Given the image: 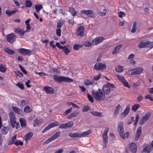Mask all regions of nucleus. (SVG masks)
I'll use <instances>...</instances> for the list:
<instances>
[{
	"mask_svg": "<svg viewBox=\"0 0 153 153\" xmlns=\"http://www.w3.org/2000/svg\"><path fill=\"white\" fill-rule=\"evenodd\" d=\"M143 70L142 67H137L128 70V74L129 75L140 74L142 73Z\"/></svg>",
	"mask_w": 153,
	"mask_h": 153,
	"instance_id": "nucleus-3",
	"label": "nucleus"
},
{
	"mask_svg": "<svg viewBox=\"0 0 153 153\" xmlns=\"http://www.w3.org/2000/svg\"><path fill=\"white\" fill-rule=\"evenodd\" d=\"M62 50L64 52L65 55H68L70 52V50L68 48L66 45L63 46Z\"/></svg>",
	"mask_w": 153,
	"mask_h": 153,
	"instance_id": "nucleus-34",
	"label": "nucleus"
},
{
	"mask_svg": "<svg viewBox=\"0 0 153 153\" xmlns=\"http://www.w3.org/2000/svg\"><path fill=\"white\" fill-rule=\"evenodd\" d=\"M8 129L6 127H4L1 130V133L3 134H6L8 132Z\"/></svg>",
	"mask_w": 153,
	"mask_h": 153,
	"instance_id": "nucleus-48",
	"label": "nucleus"
},
{
	"mask_svg": "<svg viewBox=\"0 0 153 153\" xmlns=\"http://www.w3.org/2000/svg\"><path fill=\"white\" fill-rule=\"evenodd\" d=\"M94 68L96 70H100L106 68L105 64H102L101 62H97L94 65Z\"/></svg>",
	"mask_w": 153,
	"mask_h": 153,
	"instance_id": "nucleus-11",
	"label": "nucleus"
},
{
	"mask_svg": "<svg viewBox=\"0 0 153 153\" xmlns=\"http://www.w3.org/2000/svg\"><path fill=\"white\" fill-rule=\"evenodd\" d=\"M102 92L106 95H108L111 91L110 88L106 84L104 85L102 88Z\"/></svg>",
	"mask_w": 153,
	"mask_h": 153,
	"instance_id": "nucleus-18",
	"label": "nucleus"
},
{
	"mask_svg": "<svg viewBox=\"0 0 153 153\" xmlns=\"http://www.w3.org/2000/svg\"><path fill=\"white\" fill-rule=\"evenodd\" d=\"M121 106L120 104L116 106L114 111V117H116L119 113V111L120 109Z\"/></svg>",
	"mask_w": 153,
	"mask_h": 153,
	"instance_id": "nucleus-29",
	"label": "nucleus"
},
{
	"mask_svg": "<svg viewBox=\"0 0 153 153\" xmlns=\"http://www.w3.org/2000/svg\"><path fill=\"white\" fill-rule=\"evenodd\" d=\"M93 115L99 117H102V113L99 112L97 111H93L91 112Z\"/></svg>",
	"mask_w": 153,
	"mask_h": 153,
	"instance_id": "nucleus-38",
	"label": "nucleus"
},
{
	"mask_svg": "<svg viewBox=\"0 0 153 153\" xmlns=\"http://www.w3.org/2000/svg\"><path fill=\"white\" fill-rule=\"evenodd\" d=\"M144 99V97L142 96V94L139 95L137 97V100L139 102H141Z\"/></svg>",
	"mask_w": 153,
	"mask_h": 153,
	"instance_id": "nucleus-59",
	"label": "nucleus"
},
{
	"mask_svg": "<svg viewBox=\"0 0 153 153\" xmlns=\"http://www.w3.org/2000/svg\"><path fill=\"white\" fill-rule=\"evenodd\" d=\"M151 115V113L150 112L147 113L140 119L139 124L140 125H142L145 123L149 119Z\"/></svg>",
	"mask_w": 153,
	"mask_h": 153,
	"instance_id": "nucleus-7",
	"label": "nucleus"
},
{
	"mask_svg": "<svg viewBox=\"0 0 153 153\" xmlns=\"http://www.w3.org/2000/svg\"><path fill=\"white\" fill-rule=\"evenodd\" d=\"M64 24L63 20H61L59 21L57 23L56 27L58 28H60L62 27Z\"/></svg>",
	"mask_w": 153,
	"mask_h": 153,
	"instance_id": "nucleus-45",
	"label": "nucleus"
},
{
	"mask_svg": "<svg viewBox=\"0 0 153 153\" xmlns=\"http://www.w3.org/2000/svg\"><path fill=\"white\" fill-rule=\"evenodd\" d=\"M89 109V107L88 105L85 106L82 109V111L83 112L87 111Z\"/></svg>",
	"mask_w": 153,
	"mask_h": 153,
	"instance_id": "nucleus-61",
	"label": "nucleus"
},
{
	"mask_svg": "<svg viewBox=\"0 0 153 153\" xmlns=\"http://www.w3.org/2000/svg\"><path fill=\"white\" fill-rule=\"evenodd\" d=\"M15 144L16 146L19 145L22 146L23 145L24 143L23 142L18 140L15 142Z\"/></svg>",
	"mask_w": 153,
	"mask_h": 153,
	"instance_id": "nucleus-46",
	"label": "nucleus"
},
{
	"mask_svg": "<svg viewBox=\"0 0 153 153\" xmlns=\"http://www.w3.org/2000/svg\"><path fill=\"white\" fill-rule=\"evenodd\" d=\"M91 133V129H89L88 131L83 132L82 133L80 134V138L83 137H87Z\"/></svg>",
	"mask_w": 153,
	"mask_h": 153,
	"instance_id": "nucleus-30",
	"label": "nucleus"
},
{
	"mask_svg": "<svg viewBox=\"0 0 153 153\" xmlns=\"http://www.w3.org/2000/svg\"><path fill=\"white\" fill-rule=\"evenodd\" d=\"M59 123L57 122H55L51 123L45 128L43 130L42 133H45L52 128L55 126H59Z\"/></svg>",
	"mask_w": 153,
	"mask_h": 153,
	"instance_id": "nucleus-10",
	"label": "nucleus"
},
{
	"mask_svg": "<svg viewBox=\"0 0 153 153\" xmlns=\"http://www.w3.org/2000/svg\"><path fill=\"white\" fill-rule=\"evenodd\" d=\"M84 27L83 26H81L79 27L77 30L76 35L77 36H84Z\"/></svg>",
	"mask_w": 153,
	"mask_h": 153,
	"instance_id": "nucleus-14",
	"label": "nucleus"
},
{
	"mask_svg": "<svg viewBox=\"0 0 153 153\" xmlns=\"http://www.w3.org/2000/svg\"><path fill=\"white\" fill-rule=\"evenodd\" d=\"M73 80L70 78L64 76H59V79L58 82H71L73 81Z\"/></svg>",
	"mask_w": 153,
	"mask_h": 153,
	"instance_id": "nucleus-13",
	"label": "nucleus"
},
{
	"mask_svg": "<svg viewBox=\"0 0 153 153\" xmlns=\"http://www.w3.org/2000/svg\"><path fill=\"white\" fill-rule=\"evenodd\" d=\"M121 45H119L117 46L114 49L113 51L112 52V53L113 54H115L118 53L119 51V50L121 48Z\"/></svg>",
	"mask_w": 153,
	"mask_h": 153,
	"instance_id": "nucleus-37",
	"label": "nucleus"
},
{
	"mask_svg": "<svg viewBox=\"0 0 153 153\" xmlns=\"http://www.w3.org/2000/svg\"><path fill=\"white\" fill-rule=\"evenodd\" d=\"M25 4L27 7H30L32 5V3L30 0H26Z\"/></svg>",
	"mask_w": 153,
	"mask_h": 153,
	"instance_id": "nucleus-41",
	"label": "nucleus"
},
{
	"mask_svg": "<svg viewBox=\"0 0 153 153\" xmlns=\"http://www.w3.org/2000/svg\"><path fill=\"white\" fill-rule=\"evenodd\" d=\"M101 74L100 73H99L97 75L94 76V78L95 80L97 81L101 78Z\"/></svg>",
	"mask_w": 153,
	"mask_h": 153,
	"instance_id": "nucleus-55",
	"label": "nucleus"
},
{
	"mask_svg": "<svg viewBox=\"0 0 153 153\" xmlns=\"http://www.w3.org/2000/svg\"><path fill=\"white\" fill-rule=\"evenodd\" d=\"M15 32L16 33H18L21 36H23L25 33V30L19 27H17L15 29Z\"/></svg>",
	"mask_w": 153,
	"mask_h": 153,
	"instance_id": "nucleus-20",
	"label": "nucleus"
},
{
	"mask_svg": "<svg viewBox=\"0 0 153 153\" xmlns=\"http://www.w3.org/2000/svg\"><path fill=\"white\" fill-rule=\"evenodd\" d=\"M67 124V128L71 127L74 124V123L73 121H70L66 123Z\"/></svg>",
	"mask_w": 153,
	"mask_h": 153,
	"instance_id": "nucleus-53",
	"label": "nucleus"
},
{
	"mask_svg": "<svg viewBox=\"0 0 153 153\" xmlns=\"http://www.w3.org/2000/svg\"><path fill=\"white\" fill-rule=\"evenodd\" d=\"M104 40L103 37H97L93 39L92 43L94 45H96L98 44Z\"/></svg>",
	"mask_w": 153,
	"mask_h": 153,
	"instance_id": "nucleus-15",
	"label": "nucleus"
},
{
	"mask_svg": "<svg viewBox=\"0 0 153 153\" xmlns=\"http://www.w3.org/2000/svg\"><path fill=\"white\" fill-rule=\"evenodd\" d=\"M16 38V36L13 33L7 35L6 37L7 42L10 43H13L14 42Z\"/></svg>",
	"mask_w": 153,
	"mask_h": 153,
	"instance_id": "nucleus-8",
	"label": "nucleus"
},
{
	"mask_svg": "<svg viewBox=\"0 0 153 153\" xmlns=\"http://www.w3.org/2000/svg\"><path fill=\"white\" fill-rule=\"evenodd\" d=\"M15 73L17 76H19V77L20 78L23 76V74L19 71H16L15 72Z\"/></svg>",
	"mask_w": 153,
	"mask_h": 153,
	"instance_id": "nucleus-60",
	"label": "nucleus"
},
{
	"mask_svg": "<svg viewBox=\"0 0 153 153\" xmlns=\"http://www.w3.org/2000/svg\"><path fill=\"white\" fill-rule=\"evenodd\" d=\"M130 105L129 104L127 105L126 106V109L121 114V118H124L128 114L130 111Z\"/></svg>",
	"mask_w": 153,
	"mask_h": 153,
	"instance_id": "nucleus-12",
	"label": "nucleus"
},
{
	"mask_svg": "<svg viewBox=\"0 0 153 153\" xmlns=\"http://www.w3.org/2000/svg\"><path fill=\"white\" fill-rule=\"evenodd\" d=\"M137 22H134L133 23L131 32L132 33H135L137 30Z\"/></svg>",
	"mask_w": 153,
	"mask_h": 153,
	"instance_id": "nucleus-35",
	"label": "nucleus"
},
{
	"mask_svg": "<svg viewBox=\"0 0 153 153\" xmlns=\"http://www.w3.org/2000/svg\"><path fill=\"white\" fill-rule=\"evenodd\" d=\"M117 77L119 80L121 82H124V81H126L125 79L123 76L117 75Z\"/></svg>",
	"mask_w": 153,
	"mask_h": 153,
	"instance_id": "nucleus-49",
	"label": "nucleus"
},
{
	"mask_svg": "<svg viewBox=\"0 0 153 153\" xmlns=\"http://www.w3.org/2000/svg\"><path fill=\"white\" fill-rule=\"evenodd\" d=\"M117 129L120 137L123 139H125V137L124 132L123 123V122H119L118 125Z\"/></svg>",
	"mask_w": 153,
	"mask_h": 153,
	"instance_id": "nucleus-4",
	"label": "nucleus"
},
{
	"mask_svg": "<svg viewBox=\"0 0 153 153\" xmlns=\"http://www.w3.org/2000/svg\"><path fill=\"white\" fill-rule=\"evenodd\" d=\"M60 134V131L56 132L53 135L47 139L46 141L45 142L44 144H47L52 141L54 140L57 138L59 136Z\"/></svg>",
	"mask_w": 153,
	"mask_h": 153,
	"instance_id": "nucleus-9",
	"label": "nucleus"
},
{
	"mask_svg": "<svg viewBox=\"0 0 153 153\" xmlns=\"http://www.w3.org/2000/svg\"><path fill=\"white\" fill-rule=\"evenodd\" d=\"M59 128L62 129H66L67 128V124L66 123H62L59 124Z\"/></svg>",
	"mask_w": 153,
	"mask_h": 153,
	"instance_id": "nucleus-47",
	"label": "nucleus"
},
{
	"mask_svg": "<svg viewBox=\"0 0 153 153\" xmlns=\"http://www.w3.org/2000/svg\"><path fill=\"white\" fill-rule=\"evenodd\" d=\"M68 135L69 136L73 137H79L80 138V134L78 132L76 133H70Z\"/></svg>",
	"mask_w": 153,
	"mask_h": 153,
	"instance_id": "nucleus-28",
	"label": "nucleus"
},
{
	"mask_svg": "<svg viewBox=\"0 0 153 153\" xmlns=\"http://www.w3.org/2000/svg\"><path fill=\"white\" fill-rule=\"evenodd\" d=\"M12 110L13 111L19 115L22 114V111L17 107L13 106L12 107Z\"/></svg>",
	"mask_w": 153,
	"mask_h": 153,
	"instance_id": "nucleus-25",
	"label": "nucleus"
},
{
	"mask_svg": "<svg viewBox=\"0 0 153 153\" xmlns=\"http://www.w3.org/2000/svg\"><path fill=\"white\" fill-rule=\"evenodd\" d=\"M84 82L85 85L88 86L93 84L94 83V80L93 79H87Z\"/></svg>",
	"mask_w": 153,
	"mask_h": 153,
	"instance_id": "nucleus-31",
	"label": "nucleus"
},
{
	"mask_svg": "<svg viewBox=\"0 0 153 153\" xmlns=\"http://www.w3.org/2000/svg\"><path fill=\"white\" fill-rule=\"evenodd\" d=\"M145 98L146 99H149L152 101H153V98L149 94H147L146 95Z\"/></svg>",
	"mask_w": 153,
	"mask_h": 153,
	"instance_id": "nucleus-56",
	"label": "nucleus"
},
{
	"mask_svg": "<svg viewBox=\"0 0 153 153\" xmlns=\"http://www.w3.org/2000/svg\"><path fill=\"white\" fill-rule=\"evenodd\" d=\"M61 30L60 28H58L56 30V34L58 36H60L61 35Z\"/></svg>",
	"mask_w": 153,
	"mask_h": 153,
	"instance_id": "nucleus-63",
	"label": "nucleus"
},
{
	"mask_svg": "<svg viewBox=\"0 0 153 153\" xmlns=\"http://www.w3.org/2000/svg\"><path fill=\"white\" fill-rule=\"evenodd\" d=\"M19 67L21 69V71L23 72L24 73L26 74H27V71L22 66L20 65H19Z\"/></svg>",
	"mask_w": 153,
	"mask_h": 153,
	"instance_id": "nucleus-57",
	"label": "nucleus"
},
{
	"mask_svg": "<svg viewBox=\"0 0 153 153\" xmlns=\"http://www.w3.org/2000/svg\"><path fill=\"white\" fill-rule=\"evenodd\" d=\"M19 122L22 128H25L26 127L27 124L26 121L25 119L23 118H21L19 119Z\"/></svg>",
	"mask_w": 153,
	"mask_h": 153,
	"instance_id": "nucleus-24",
	"label": "nucleus"
},
{
	"mask_svg": "<svg viewBox=\"0 0 153 153\" xmlns=\"http://www.w3.org/2000/svg\"><path fill=\"white\" fill-rule=\"evenodd\" d=\"M28 102L29 101L28 100H24L21 101L20 104L21 106H24L27 104L28 103Z\"/></svg>",
	"mask_w": 153,
	"mask_h": 153,
	"instance_id": "nucleus-52",
	"label": "nucleus"
},
{
	"mask_svg": "<svg viewBox=\"0 0 153 153\" xmlns=\"http://www.w3.org/2000/svg\"><path fill=\"white\" fill-rule=\"evenodd\" d=\"M42 7V4H36L35 6V8L37 13L39 12L41 8Z\"/></svg>",
	"mask_w": 153,
	"mask_h": 153,
	"instance_id": "nucleus-43",
	"label": "nucleus"
},
{
	"mask_svg": "<svg viewBox=\"0 0 153 153\" xmlns=\"http://www.w3.org/2000/svg\"><path fill=\"white\" fill-rule=\"evenodd\" d=\"M152 147L151 145H149L145 147L142 151V153H144L146 152L147 153H149L152 150Z\"/></svg>",
	"mask_w": 153,
	"mask_h": 153,
	"instance_id": "nucleus-23",
	"label": "nucleus"
},
{
	"mask_svg": "<svg viewBox=\"0 0 153 153\" xmlns=\"http://www.w3.org/2000/svg\"><path fill=\"white\" fill-rule=\"evenodd\" d=\"M33 136V133L32 132H29L25 134L24 136V138L26 141L30 139Z\"/></svg>",
	"mask_w": 153,
	"mask_h": 153,
	"instance_id": "nucleus-33",
	"label": "nucleus"
},
{
	"mask_svg": "<svg viewBox=\"0 0 153 153\" xmlns=\"http://www.w3.org/2000/svg\"><path fill=\"white\" fill-rule=\"evenodd\" d=\"M83 45L86 47H90L92 45V43L89 41H85Z\"/></svg>",
	"mask_w": 153,
	"mask_h": 153,
	"instance_id": "nucleus-50",
	"label": "nucleus"
},
{
	"mask_svg": "<svg viewBox=\"0 0 153 153\" xmlns=\"http://www.w3.org/2000/svg\"><path fill=\"white\" fill-rule=\"evenodd\" d=\"M130 148L132 153H136L137 151V147L135 143H131L130 144Z\"/></svg>",
	"mask_w": 153,
	"mask_h": 153,
	"instance_id": "nucleus-22",
	"label": "nucleus"
},
{
	"mask_svg": "<svg viewBox=\"0 0 153 153\" xmlns=\"http://www.w3.org/2000/svg\"><path fill=\"white\" fill-rule=\"evenodd\" d=\"M148 41L146 40L142 41L138 44V47L140 48L146 47L148 45Z\"/></svg>",
	"mask_w": 153,
	"mask_h": 153,
	"instance_id": "nucleus-19",
	"label": "nucleus"
},
{
	"mask_svg": "<svg viewBox=\"0 0 153 153\" xmlns=\"http://www.w3.org/2000/svg\"><path fill=\"white\" fill-rule=\"evenodd\" d=\"M40 123V121L38 119H36L34 121L33 124V126L35 127L36 126H37Z\"/></svg>",
	"mask_w": 153,
	"mask_h": 153,
	"instance_id": "nucleus-58",
	"label": "nucleus"
},
{
	"mask_svg": "<svg viewBox=\"0 0 153 153\" xmlns=\"http://www.w3.org/2000/svg\"><path fill=\"white\" fill-rule=\"evenodd\" d=\"M24 111L26 113H29L32 111V109L29 105H26L24 108Z\"/></svg>",
	"mask_w": 153,
	"mask_h": 153,
	"instance_id": "nucleus-39",
	"label": "nucleus"
},
{
	"mask_svg": "<svg viewBox=\"0 0 153 153\" xmlns=\"http://www.w3.org/2000/svg\"><path fill=\"white\" fill-rule=\"evenodd\" d=\"M142 131V127L141 126H140L137 128L136 132L135 134V140L136 141H137L139 140L141 135Z\"/></svg>",
	"mask_w": 153,
	"mask_h": 153,
	"instance_id": "nucleus-16",
	"label": "nucleus"
},
{
	"mask_svg": "<svg viewBox=\"0 0 153 153\" xmlns=\"http://www.w3.org/2000/svg\"><path fill=\"white\" fill-rule=\"evenodd\" d=\"M92 94L94 99L98 101H103L105 95L100 88H98L96 91H93Z\"/></svg>",
	"mask_w": 153,
	"mask_h": 153,
	"instance_id": "nucleus-1",
	"label": "nucleus"
},
{
	"mask_svg": "<svg viewBox=\"0 0 153 153\" xmlns=\"http://www.w3.org/2000/svg\"><path fill=\"white\" fill-rule=\"evenodd\" d=\"M123 70L124 68L121 66H117L116 68V71L119 73L121 72Z\"/></svg>",
	"mask_w": 153,
	"mask_h": 153,
	"instance_id": "nucleus-42",
	"label": "nucleus"
},
{
	"mask_svg": "<svg viewBox=\"0 0 153 153\" xmlns=\"http://www.w3.org/2000/svg\"><path fill=\"white\" fill-rule=\"evenodd\" d=\"M19 52L24 55H27L30 54L31 52L30 50L24 48H21L19 49Z\"/></svg>",
	"mask_w": 153,
	"mask_h": 153,
	"instance_id": "nucleus-17",
	"label": "nucleus"
},
{
	"mask_svg": "<svg viewBox=\"0 0 153 153\" xmlns=\"http://www.w3.org/2000/svg\"><path fill=\"white\" fill-rule=\"evenodd\" d=\"M125 13L122 11H120L119 14V16L121 18H122L123 16H125Z\"/></svg>",
	"mask_w": 153,
	"mask_h": 153,
	"instance_id": "nucleus-64",
	"label": "nucleus"
},
{
	"mask_svg": "<svg viewBox=\"0 0 153 153\" xmlns=\"http://www.w3.org/2000/svg\"><path fill=\"white\" fill-rule=\"evenodd\" d=\"M9 115L10 121L12 127L16 128V129H19L20 127V125L19 123L16 122V117L14 112L13 111H10Z\"/></svg>",
	"mask_w": 153,
	"mask_h": 153,
	"instance_id": "nucleus-2",
	"label": "nucleus"
},
{
	"mask_svg": "<svg viewBox=\"0 0 153 153\" xmlns=\"http://www.w3.org/2000/svg\"><path fill=\"white\" fill-rule=\"evenodd\" d=\"M16 85L22 90H23L24 89V85L23 84L19 82H18L16 84Z\"/></svg>",
	"mask_w": 153,
	"mask_h": 153,
	"instance_id": "nucleus-51",
	"label": "nucleus"
},
{
	"mask_svg": "<svg viewBox=\"0 0 153 153\" xmlns=\"http://www.w3.org/2000/svg\"><path fill=\"white\" fill-rule=\"evenodd\" d=\"M5 51L9 55H12L15 53V52L13 50L9 49L7 47H5L4 48Z\"/></svg>",
	"mask_w": 153,
	"mask_h": 153,
	"instance_id": "nucleus-27",
	"label": "nucleus"
},
{
	"mask_svg": "<svg viewBox=\"0 0 153 153\" xmlns=\"http://www.w3.org/2000/svg\"><path fill=\"white\" fill-rule=\"evenodd\" d=\"M7 71V68L2 64L0 65V71L3 73Z\"/></svg>",
	"mask_w": 153,
	"mask_h": 153,
	"instance_id": "nucleus-44",
	"label": "nucleus"
},
{
	"mask_svg": "<svg viewBox=\"0 0 153 153\" xmlns=\"http://www.w3.org/2000/svg\"><path fill=\"white\" fill-rule=\"evenodd\" d=\"M80 13L88 15L89 18H94L96 16L95 14L92 10H82L80 11Z\"/></svg>",
	"mask_w": 153,
	"mask_h": 153,
	"instance_id": "nucleus-5",
	"label": "nucleus"
},
{
	"mask_svg": "<svg viewBox=\"0 0 153 153\" xmlns=\"http://www.w3.org/2000/svg\"><path fill=\"white\" fill-rule=\"evenodd\" d=\"M45 91L47 93L50 94H53L54 91L53 89L50 86H45L43 88Z\"/></svg>",
	"mask_w": 153,
	"mask_h": 153,
	"instance_id": "nucleus-21",
	"label": "nucleus"
},
{
	"mask_svg": "<svg viewBox=\"0 0 153 153\" xmlns=\"http://www.w3.org/2000/svg\"><path fill=\"white\" fill-rule=\"evenodd\" d=\"M109 128H106L104 130L102 134V138L103 141L104 146L106 147L108 142V136L107 134L109 131Z\"/></svg>",
	"mask_w": 153,
	"mask_h": 153,
	"instance_id": "nucleus-6",
	"label": "nucleus"
},
{
	"mask_svg": "<svg viewBox=\"0 0 153 153\" xmlns=\"http://www.w3.org/2000/svg\"><path fill=\"white\" fill-rule=\"evenodd\" d=\"M87 96L89 100L91 103H93L94 102V99L92 97L91 95L88 93L87 94Z\"/></svg>",
	"mask_w": 153,
	"mask_h": 153,
	"instance_id": "nucleus-54",
	"label": "nucleus"
},
{
	"mask_svg": "<svg viewBox=\"0 0 153 153\" xmlns=\"http://www.w3.org/2000/svg\"><path fill=\"white\" fill-rule=\"evenodd\" d=\"M78 115V113L76 111H74L73 112L71 113L67 117V118L68 119H71L72 118L77 116Z\"/></svg>",
	"mask_w": 153,
	"mask_h": 153,
	"instance_id": "nucleus-26",
	"label": "nucleus"
},
{
	"mask_svg": "<svg viewBox=\"0 0 153 153\" xmlns=\"http://www.w3.org/2000/svg\"><path fill=\"white\" fill-rule=\"evenodd\" d=\"M83 47L82 45L75 44L73 47V49L76 51H78L79 50V48H81Z\"/></svg>",
	"mask_w": 153,
	"mask_h": 153,
	"instance_id": "nucleus-40",
	"label": "nucleus"
},
{
	"mask_svg": "<svg viewBox=\"0 0 153 153\" xmlns=\"http://www.w3.org/2000/svg\"><path fill=\"white\" fill-rule=\"evenodd\" d=\"M108 86V87H109V88L111 89V88H115V85L113 84L110 83V82H108L106 84Z\"/></svg>",
	"mask_w": 153,
	"mask_h": 153,
	"instance_id": "nucleus-62",
	"label": "nucleus"
},
{
	"mask_svg": "<svg viewBox=\"0 0 153 153\" xmlns=\"http://www.w3.org/2000/svg\"><path fill=\"white\" fill-rule=\"evenodd\" d=\"M140 106V105L138 104H134L132 106L131 109L132 111L135 112L139 108Z\"/></svg>",
	"mask_w": 153,
	"mask_h": 153,
	"instance_id": "nucleus-36",
	"label": "nucleus"
},
{
	"mask_svg": "<svg viewBox=\"0 0 153 153\" xmlns=\"http://www.w3.org/2000/svg\"><path fill=\"white\" fill-rule=\"evenodd\" d=\"M69 11L71 13L73 16H75L77 13V11L75 9L72 7H69Z\"/></svg>",
	"mask_w": 153,
	"mask_h": 153,
	"instance_id": "nucleus-32",
	"label": "nucleus"
}]
</instances>
